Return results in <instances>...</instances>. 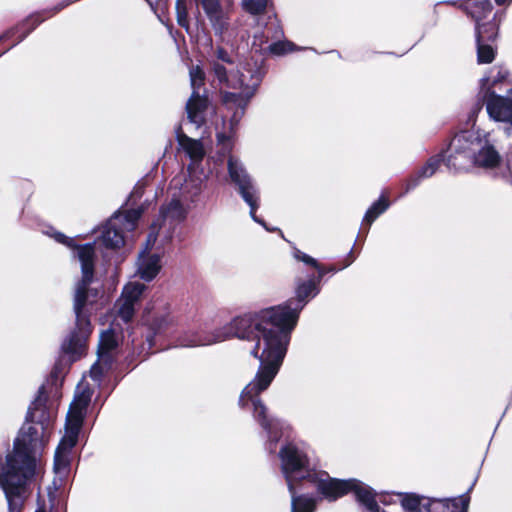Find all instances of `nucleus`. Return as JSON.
Segmentation results:
<instances>
[{
	"label": "nucleus",
	"mask_w": 512,
	"mask_h": 512,
	"mask_svg": "<svg viewBox=\"0 0 512 512\" xmlns=\"http://www.w3.org/2000/svg\"><path fill=\"white\" fill-rule=\"evenodd\" d=\"M201 5L215 33L222 36L228 30L229 22L228 15L222 9L220 0H201Z\"/></svg>",
	"instance_id": "obj_13"
},
{
	"label": "nucleus",
	"mask_w": 512,
	"mask_h": 512,
	"mask_svg": "<svg viewBox=\"0 0 512 512\" xmlns=\"http://www.w3.org/2000/svg\"><path fill=\"white\" fill-rule=\"evenodd\" d=\"M317 278L298 283L296 299L282 305L264 309L256 314H248L233 319L225 327L215 331L212 336H196L181 341L184 347H196L222 342L229 337H237L253 342L250 349L252 356L260 361L255 378L242 390L239 406L253 410V418L259 423L267 435V449L274 453L283 434L284 424L268 416L267 407L258 398L266 390L275 376L286 355L290 335L297 324L299 314L307 299L319 293Z\"/></svg>",
	"instance_id": "obj_1"
},
{
	"label": "nucleus",
	"mask_w": 512,
	"mask_h": 512,
	"mask_svg": "<svg viewBox=\"0 0 512 512\" xmlns=\"http://www.w3.org/2000/svg\"><path fill=\"white\" fill-rule=\"evenodd\" d=\"M501 157L487 137L478 131H463L457 134L447 150L449 168L463 170L470 165L492 169L499 165Z\"/></svg>",
	"instance_id": "obj_4"
},
{
	"label": "nucleus",
	"mask_w": 512,
	"mask_h": 512,
	"mask_svg": "<svg viewBox=\"0 0 512 512\" xmlns=\"http://www.w3.org/2000/svg\"><path fill=\"white\" fill-rule=\"evenodd\" d=\"M468 14L475 22L484 21L492 12V4L490 0H472L466 4Z\"/></svg>",
	"instance_id": "obj_21"
},
{
	"label": "nucleus",
	"mask_w": 512,
	"mask_h": 512,
	"mask_svg": "<svg viewBox=\"0 0 512 512\" xmlns=\"http://www.w3.org/2000/svg\"><path fill=\"white\" fill-rule=\"evenodd\" d=\"M477 42V58L479 63H491L495 58V50L492 42L482 40V34L479 35Z\"/></svg>",
	"instance_id": "obj_24"
},
{
	"label": "nucleus",
	"mask_w": 512,
	"mask_h": 512,
	"mask_svg": "<svg viewBox=\"0 0 512 512\" xmlns=\"http://www.w3.org/2000/svg\"><path fill=\"white\" fill-rule=\"evenodd\" d=\"M227 168L232 183L237 186L239 194L250 207V216L255 222H258L265 227L264 222L256 216L259 199L258 190L246 172L243 164L236 157L230 155L227 162Z\"/></svg>",
	"instance_id": "obj_7"
},
{
	"label": "nucleus",
	"mask_w": 512,
	"mask_h": 512,
	"mask_svg": "<svg viewBox=\"0 0 512 512\" xmlns=\"http://www.w3.org/2000/svg\"><path fill=\"white\" fill-rule=\"evenodd\" d=\"M498 33V25L492 20L476 22V41H479V35L482 34V40L493 42Z\"/></svg>",
	"instance_id": "obj_23"
},
{
	"label": "nucleus",
	"mask_w": 512,
	"mask_h": 512,
	"mask_svg": "<svg viewBox=\"0 0 512 512\" xmlns=\"http://www.w3.org/2000/svg\"><path fill=\"white\" fill-rule=\"evenodd\" d=\"M172 200L170 203L163 207L161 210V217L163 219V225H160L159 227H156L155 232L156 235L158 234V231L162 229L163 226L166 225V223H169V227L177 221H181L185 218L186 210L184 208L183 202H185L182 197H179L177 192L171 191ZM157 226L156 224H154Z\"/></svg>",
	"instance_id": "obj_15"
},
{
	"label": "nucleus",
	"mask_w": 512,
	"mask_h": 512,
	"mask_svg": "<svg viewBox=\"0 0 512 512\" xmlns=\"http://www.w3.org/2000/svg\"><path fill=\"white\" fill-rule=\"evenodd\" d=\"M36 512H45V511L40 509V510H37Z\"/></svg>",
	"instance_id": "obj_47"
},
{
	"label": "nucleus",
	"mask_w": 512,
	"mask_h": 512,
	"mask_svg": "<svg viewBox=\"0 0 512 512\" xmlns=\"http://www.w3.org/2000/svg\"><path fill=\"white\" fill-rule=\"evenodd\" d=\"M212 66L214 75L218 79V81L221 84H227V86H230L225 67L218 62H213Z\"/></svg>",
	"instance_id": "obj_32"
},
{
	"label": "nucleus",
	"mask_w": 512,
	"mask_h": 512,
	"mask_svg": "<svg viewBox=\"0 0 512 512\" xmlns=\"http://www.w3.org/2000/svg\"><path fill=\"white\" fill-rule=\"evenodd\" d=\"M169 240H170V236H167L165 241L168 242Z\"/></svg>",
	"instance_id": "obj_46"
},
{
	"label": "nucleus",
	"mask_w": 512,
	"mask_h": 512,
	"mask_svg": "<svg viewBox=\"0 0 512 512\" xmlns=\"http://www.w3.org/2000/svg\"><path fill=\"white\" fill-rule=\"evenodd\" d=\"M141 213L140 209H133L114 214L102 228L101 243L106 248L116 249L121 247L124 244L123 231L134 230Z\"/></svg>",
	"instance_id": "obj_6"
},
{
	"label": "nucleus",
	"mask_w": 512,
	"mask_h": 512,
	"mask_svg": "<svg viewBox=\"0 0 512 512\" xmlns=\"http://www.w3.org/2000/svg\"><path fill=\"white\" fill-rule=\"evenodd\" d=\"M511 0H495V2L498 5H505L506 3H509Z\"/></svg>",
	"instance_id": "obj_43"
},
{
	"label": "nucleus",
	"mask_w": 512,
	"mask_h": 512,
	"mask_svg": "<svg viewBox=\"0 0 512 512\" xmlns=\"http://www.w3.org/2000/svg\"><path fill=\"white\" fill-rule=\"evenodd\" d=\"M63 361H64V358L60 359L54 366L53 368V371H52V376L55 377V378H58L60 377L62 374H64L65 370H66V367L63 366Z\"/></svg>",
	"instance_id": "obj_36"
},
{
	"label": "nucleus",
	"mask_w": 512,
	"mask_h": 512,
	"mask_svg": "<svg viewBox=\"0 0 512 512\" xmlns=\"http://www.w3.org/2000/svg\"><path fill=\"white\" fill-rule=\"evenodd\" d=\"M216 57L218 60L222 61V62H225V63H228V64H233V59L230 57V55L228 54V52L219 47L217 48L216 50Z\"/></svg>",
	"instance_id": "obj_34"
},
{
	"label": "nucleus",
	"mask_w": 512,
	"mask_h": 512,
	"mask_svg": "<svg viewBox=\"0 0 512 512\" xmlns=\"http://www.w3.org/2000/svg\"><path fill=\"white\" fill-rule=\"evenodd\" d=\"M208 177L209 173L204 169L187 166V175L174 177L170 183V190L177 192L184 201L194 202L201 194Z\"/></svg>",
	"instance_id": "obj_8"
},
{
	"label": "nucleus",
	"mask_w": 512,
	"mask_h": 512,
	"mask_svg": "<svg viewBox=\"0 0 512 512\" xmlns=\"http://www.w3.org/2000/svg\"><path fill=\"white\" fill-rule=\"evenodd\" d=\"M222 96H237L235 93L225 92ZM243 96H251L249 92H246Z\"/></svg>",
	"instance_id": "obj_40"
},
{
	"label": "nucleus",
	"mask_w": 512,
	"mask_h": 512,
	"mask_svg": "<svg viewBox=\"0 0 512 512\" xmlns=\"http://www.w3.org/2000/svg\"><path fill=\"white\" fill-rule=\"evenodd\" d=\"M440 164V160L437 157H433L428 160L426 165H424L410 180L407 182L405 192H408L414 189L422 179L429 178L435 174Z\"/></svg>",
	"instance_id": "obj_20"
},
{
	"label": "nucleus",
	"mask_w": 512,
	"mask_h": 512,
	"mask_svg": "<svg viewBox=\"0 0 512 512\" xmlns=\"http://www.w3.org/2000/svg\"><path fill=\"white\" fill-rule=\"evenodd\" d=\"M44 387L27 413V422L22 426L14 442L13 452L0 460V487L3 490L8 512H21L30 495L29 483L38 469L40 452L50 434V416L45 409Z\"/></svg>",
	"instance_id": "obj_2"
},
{
	"label": "nucleus",
	"mask_w": 512,
	"mask_h": 512,
	"mask_svg": "<svg viewBox=\"0 0 512 512\" xmlns=\"http://www.w3.org/2000/svg\"><path fill=\"white\" fill-rule=\"evenodd\" d=\"M482 96H512V79L504 67H494L481 80Z\"/></svg>",
	"instance_id": "obj_10"
},
{
	"label": "nucleus",
	"mask_w": 512,
	"mask_h": 512,
	"mask_svg": "<svg viewBox=\"0 0 512 512\" xmlns=\"http://www.w3.org/2000/svg\"><path fill=\"white\" fill-rule=\"evenodd\" d=\"M189 122L197 128L200 127L207 117L214 114V107L209 98H189L186 104Z\"/></svg>",
	"instance_id": "obj_14"
},
{
	"label": "nucleus",
	"mask_w": 512,
	"mask_h": 512,
	"mask_svg": "<svg viewBox=\"0 0 512 512\" xmlns=\"http://www.w3.org/2000/svg\"><path fill=\"white\" fill-rule=\"evenodd\" d=\"M45 18H41L39 14L31 15L26 19L24 25H31V30H33L38 24L44 21Z\"/></svg>",
	"instance_id": "obj_35"
},
{
	"label": "nucleus",
	"mask_w": 512,
	"mask_h": 512,
	"mask_svg": "<svg viewBox=\"0 0 512 512\" xmlns=\"http://www.w3.org/2000/svg\"><path fill=\"white\" fill-rule=\"evenodd\" d=\"M243 8L252 15L263 14L267 8L268 0H243Z\"/></svg>",
	"instance_id": "obj_26"
},
{
	"label": "nucleus",
	"mask_w": 512,
	"mask_h": 512,
	"mask_svg": "<svg viewBox=\"0 0 512 512\" xmlns=\"http://www.w3.org/2000/svg\"><path fill=\"white\" fill-rule=\"evenodd\" d=\"M54 237H55L56 241H58L60 243H63V244H66L68 246L72 242V239L67 238L65 235H63L61 233H56Z\"/></svg>",
	"instance_id": "obj_37"
},
{
	"label": "nucleus",
	"mask_w": 512,
	"mask_h": 512,
	"mask_svg": "<svg viewBox=\"0 0 512 512\" xmlns=\"http://www.w3.org/2000/svg\"><path fill=\"white\" fill-rule=\"evenodd\" d=\"M76 253L82 272V278L76 284L74 292L73 310L76 324L61 346L63 357H68L69 362L76 361L86 351L87 341L92 333L87 307L92 305L98 296V290L89 287L94 276V244L79 246Z\"/></svg>",
	"instance_id": "obj_3"
},
{
	"label": "nucleus",
	"mask_w": 512,
	"mask_h": 512,
	"mask_svg": "<svg viewBox=\"0 0 512 512\" xmlns=\"http://www.w3.org/2000/svg\"><path fill=\"white\" fill-rule=\"evenodd\" d=\"M152 8H153V4L151 3L150 0H145Z\"/></svg>",
	"instance_id": "obj_45"
},
{
	"label": "nucleus",
	"mask_w": 512,
	"mask_h": 512,
	"mask_svg": "<svg viewBox=\"0 0 512 512\" xmlns=\"http://www.w3.org/2000/svg\"><path fill=\"white\" fill-rule=\"evenodd\" d=\"M333 271H335V269H334V268H329L328 270H325V269H324V275H325L326 273H328V272H333Z\"/></svg>",
	"instance_id": "obj_44"
},
{
	"label": "nucleus",
	"mask_w": 512,
	"mask_h": 512,
	"mask_svg": "<svg viewBox=\"0 0 512 512\" xmlns=\"http://www.w3.org/2000/svg\"><path fill=\"white\" fill-rule=\"evenodd\" d=\"M92 397V390L83 383L76 388L70 404L65 424V434L55 452V467L60 469L67 465V455L76 445L80 429Z\"/></svg>",
	"instance_id": "obj_5"
},
{
	"label": "nucleus",
	"mask_w": 512,
	"mask_h": 512,
	"mask_svg": "<svg viewBox=\"0 0 512 512\" xmlns=\"http://www.w3.org/2000/svg\"><path fill=\"white\" fill-rule=\"evenodd\" d=\"M426 512H466L467 503L463 499L427 500Z\"/></svg>",
	"instance_id": "obj_17"
},
{
	"label": "nucleus",
	"mask_w": 512,
	"mask_h": 512,
	"mask_svg": "<svg viewBox=\"0 0 512 512\" xmlns=\"http://www.w3.org/2000/svg\"><path fill=\"white\" fill-rule=\"evenodd\" d=\"M217 141L219 144L222 145V150L223 151H226V152H229L230 149H231V142H230V138L228 136H226L225 134H222V133H218L217 134Z\"/></svg>",
	"instance_id": "obj_33"
},
{
	"label": "nucleus",
	"mask_w": 512,
	"mask_h": 512,
	"mask_svg": "<svg viewBox=\"0 0 512 512\" xmlns=\"http://www.w3.org/2000/svg\"><path fill=\"white\" fill-rule=\"evenodd\" d=\"M118 341L116 338V330L112 327L103 331L100 335L98 345V356L101 359L111 360V351L117 347Z\"/></svg>",
	"instance_id": "obj_18"
},
{
	"label": "nucleus",
	"mask_w": 512,
	"mask_h": 512,
	"mask_svg": "<svg viewBox=\"0 0 512 512\" xmlns=\"http://www.w3.org/2000/svg\"><path fill=\"white\" fill-rule=\"evenodd\" d=\"M176 18L181 27L189 29L188 11L184 0H176Z\"/></svg>",
	"instance_id": "obj_30"
},
{
	"label": "nucleus",
	"mask_w": 512,
	"mask_h": 512,
	"mask_svg": "<svg viewBox=\"0 0 512 512\" xmlns=\"http://www.w3.org/2000/svg\"><path fill=\"white\" fill-rule=\"evenodd\" d=\"M486 110L493 120L512 124V98H488Z\"/></svg>",
	"instance_id": "obj_16"
},
{
	"label": "nucleus",
	"mask_w": 512,
	"mask_h": 512,
	"mask_svg": "<svg viewBox=\"0 0 512 512\" xmlns=\"http://www.w3.org/2000/svg\"><path fill=\"white\" fill-rule=\"evenodd\" d=\"M507 165H508V168L510 169V171L512 172V154L510 155V157L507 160Z\"/></svg>",
	"instance_id": "obj_41"
},
{
	"label": "nucleus",
	"mask_w": 512,
	"mask_h": 512,
	"mask_svg": "<svg viewBox=\"0 0 512 512\" xmlns=\"http://www.w3.org/2000/svg\"><path fill=\"white\" fill-rule=\"evenodd\" d=\"M146 286L140 282H129L123 288L121 297L115 303L117 317L128 323L134 313L135 307L139 302Z\"/></svg>",
	"instance_id": "obj_11"
},
{
	"label": "nucleus",
	"mask_w": 512,
	"mask_h": 512,
	"mask_svg": "<svg viewBox=\"0 0 512 512\" xmlns=\"http://www.w3.org/2000/svg\"><path fill=\"white\" fill-rule=\"evenodd\" d=\"M401 504L406 512H426L427 500L416 494H400Z\"/></svg>",
	"instance_id": "obj_22"
},
{
	"label": "nucleus",
	"mask_w": 512,
	"mask_h": 512,
	"mask_svg": "<svg viewBox=\"0 0 512 512\" xmlns=\"http://www.w3.org/2000/svg\"><path fill=\"white\" fill-rule=\"evenodd\" d=\"M293 255H294L295 259H297L298 261H301V262L317 269L318 275H319V280L322 279V277L324 276V268H322L319 265V263L317 262L316 259L312 258L311 256L307 255L306 253H304L298 249H296L294 251Z\"/></svg>",
	"instance_id": "obj_28"
},
{
	"label": "nucleus",
	"mask_w": 512,
	"mask_h": 512,
	"mask_svg": "<svg viewBox=\"0 0 512 512\" xmlns=\"http://www.w3.org/2000/svg\"><path fill=\"white\" fill-rule=\"evenodd\" d=\"M176 138L180 149L190 159L188 166H193L194 169H204L202 161L206 155V150L203 143L187 136L180 128L176 131Z\"/></svg>",
	"instance_id": "obj_12"
},
{
	"label": "nucleus",
	"mask_w": 512,
	"mask_h": 512,
	"mask_svg": "<svg viewBox=\"0 0 512 512\" xmlns=\"http://www.w3.org/2000/svg\"><path fill=\"white\" fill-rule=\"evenodd\" d=\"M66 0H63L61 3H59L57 6L53 9V14L59 12L61 9L57 10V8H60L63 3H65ZM49 16H52V13H49Z\"/></svg>",
	"instance_id": "obj_39"
},
{
	"label": "nucleus",
	"mask_w": 512,
	"mask_h": 512,
	"mask_svg": "<svg viewBox=\"0 0 512 512\" xmlns=\"http://www.w3.org/2000/svg\"><path fill=\"white\" fill-rule=\"evenodd\" d=\"M111 361H112V359L105 360V359H101V357L98 356L97 362L90 369V372H89L90 377L94 381H99L101 379L103 373L105 372V370H107L110 367Z\"/></svg>",
	"instance_id": "obj_29"
},
{
	"label": "nucleus",
	"mask_w": 512,
	"mask_h": 512,
	"mask_svg": "<svg viewBox=\"0 0 512 512\" xmlns=\"http://www.w3.org/2000/svg\"><path fill=\"white\" fill-rule=\"evenodd\" d=\"M142 194H143V187L139 185L134 188L130 197L132 199H137V198H141Z\"/></svg>",
	"instance_id": "obj_38"
},
{
	"label": "nucleus",
	"mask_w": 512,
	"mask_h": 512,
	"mask_svg": "<svg viewBox=\"0 0 512 512\" xmlns=\"http://www.w3.org/2000/svg\"><path fill=\"white\" fill-rule=\"evenodd\" d=\"M190 79L193 91L191 96H200L199 92L196 91V87H200L205 79V73L199 66H194L190 69Z\"/></svg>",
	"instance_id": "obj_27"
},
{
	"label": "nucleus",
	"mask_w": 512,
	"mask_h": 512,
	"mask_svg": "<svg viewBox=\"0 0 512 512\" xmlns=\"http://www.w3.org/2000/svg\"><path fill=\"white\" fill-rule=\"evenodd\" d=\"M155 229L156 226L152 225L145 243V248L139 253L137 261V274L145 281L153 280L161 270L160 256L150 253V250L157 240Z\"/></svg>",
	"instance_id": "obj_9"
},
{
	"label": "nucleus",
	"mask_w": 512,
	"mask_h": 512,
	"mask_svg": "<svg viewBox=\"0 0 512 512\" xmlns=\"http://www.w3.org/2000/svg\"><path fill=\"white\" fill-rule=\"evenodd\" d=\"M248 98H222V108L227 111L225 117L231 112V124H237L244 114Z\"/></svg>",
	"instance_id": "obj_19"
},
{
	"label": "nucleus",
	"mask_w": 512,
	"mask_h": 512,
	"mask_svg": "<svg viewBox=\"0 0 512 512\" xmlns=\"http://www.w3.org/2000/svg\"><path fill=\"white\" fill-rule=\"evenodd\" d=\"M388 207L389 202L384 197H381L378 201L373 203V205L367 210L363 222L367 223L368 225H371L379 215H381L388 209Z\"/></svg>",
	"instance_id": "obj_25"
},
{
	"label": "nucleus",
	"mask_w": 512,
	"mask_h": 512,
	"mask_svg": "<svg viewBox=\"0 0 512 512\" xmlns=\"http://www.w3.org/2000/svg\"><path fill=\"white\" fill-rule=\"evenodd\" d=\"M269 49L273 54L283 55L294 51L295 46L291 42H275L270 45Z\"/></svg>",
	"instance_id": "obj_31"
},
{
	"label": "nucleus",
	"mask_w": 512,
	"mask_h": 512,
	"mask_svg": "<svg viewBox=\"0 0 512 512\" xmlns=\"http://www.w3.org/2000/svg\"><path fill=\"white\" fill-rule=\"evenodd\" d=\"M166 324H168L167 320L163 319L160 323L157 324V328L161 329Z\"/></svg>",
	"instance_id": "obj_42"
}]
</instances>
